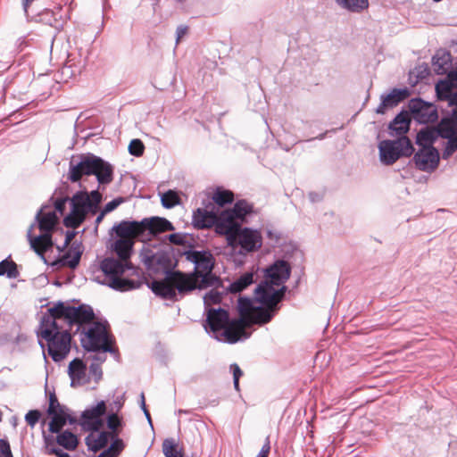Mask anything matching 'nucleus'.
<instances>
[{"label": "nucleus", "instance_id": "f257e3e1", "mask_svg": "<svg viewBox=\"0 0 457 457\" xmlns=\"http://www.w3.org/2000/svg\"><path fill=\"white\" fill-rule=\"evenodd\" d=\"M113 166L103 158L87 153L72 156L70 161L68 179L79 182L82 176H96L98 183L96 189L87 192L77 191L70 200L71 212L63 218V225L72 229L78 228L86 220L87 214H96L103 195L99 192L101 186L109 185L113 179Z\"/></svg>", "mask_w": 457, "mask_h": 457}, {"label": "nucleus", "instance_id": "f03ea898", "mask_svg": "<svg viewBox=\"0 0 457 457\" xmlns=\"http://www.w3.org/2000/svg\"><path fill=\"white\" fill-rule=\"evenodd\" d=\"M204 312V328L215 339L236 344L250 337L251 332L247 330L249 320L245 317L230 318L228 311L221 307L206 308Z\"/></svg>", "mask_w": 457, "mask_h": 457}, {"label": "nucleus", "instance_id": "7ed1b4c3", "mask_svg": "<svg viewBox=\"0 0 457 457\" xmlns=\"http://www.w3.org/2000/svg\"><path fill=\"white\" fill-rule=\"evenodd\" d=\"M100 270L104 276V279L103 281L98 280V282L115 291L127 292L139 288L143 285L140 278L133 279L124 277L127 270H131L132 275H137L138 269L132 262H124L112 256L104 257L100 262Z\"/></svg>", "mask_w": 457, "mask_h": 457}, {"label": "nucleus", "instance_id": "20e7f679", "mask_svg": "<svg viewBox=\"0 0 457 457\" xmlns=\"http://www.w3.org/2000/svg\"><path fill=\"white\" fill-rule=\"evenodd\" d=\"M37 335L47 342L48 354L54 362L62 361L70 353L71 333L70 330H61L53 317L42 316Z\"/></svg>", "mask_w": 457, "mask_h": 457}, {"label": "nucleus", "instance_id": "39448f33", "mask_svg": "<svg viewBox=\"0 0 457 457\" xmlns=\"http://www.w3.org/2000/svg\"><path fill=\"white\" fill-rule=\"evenodd\" d=\"M43 316H51L55 321L63 320L69 326L70 330L76 327L74 334L81 333L83 328L89 326L95 320V313L90 305L83 303L79 306H72L62 301L55 303Z\"/></svg>", "mask_w": 457, "mask_h": 457}, {"label": "nucleus", "instance_id": "423d86ee", "mask_svg": "<svg viewBox=\"0 0 457 457\" xmlns=\"http://www.w3.org/2000/svg\"><path fill=\"white\" fill-rule=\"evenodd\" d=\"M107 321H94L83 328L80 333L81 346L87 352H109L113 354L116 359L119 358L118 349L112 345L114 344V338L108 332Z\"/></svg>", "mask_w": 457, "mask_h": 457}, {"label": "nucleus", "instance_id": "0eeeda50", "mask_svg": "<svg viewBox=\"0 0 457 457\" xmlns=\"http://www.w3.org/2000/svg\"><path fill=\"white\" fill-rule=\"evenodd\" d=\"M139 257L146 270L156 274L162 273L165 278H170L177 268V262L171 261L172 253H167L164 245L156 247L151 244H145Z\"/></svg>", "mask_w": 457, "mask_h": 457}, {"label": "nucleus", "instance_id": "6e6552de", "mask_svg": "<svg viewBox=\"0 0 457 457\" xmlns=\"http://www.w3.org/2000/svg\"><path fill=\"white\" fill-rule=\"evenodd\" d=\"M232 255L246 256L258 251L262 245V237L259 230L242 226L229 237L227 242Z\"/></svg>", "mask_w": 457, "mask_h": 457}, {"label": "nucleus", "instance_id": "1a4fd4ad", "mask_svg": "<svg viewBox=\"0 0 457 457\" xmlns=\"http://www.w3.org/2000/svg\"><path fill=\"white\" fill-rule=\"evenodd\" d=\"M379 159L385 165H392L400 157H410L414 153V147L408 137H397L395 140L386 139L379 143Z\"/></svg>", "mask_w": 457, "mask_h": 457}, {"label": "nucleus", "instance_id": "9d476101", "mask_svg": "<svg viewBox=\"0 0 457 457\" xmlns=\"http://www.w3.org/2000/svg\"><path fill=\"white\" fill-rule=\"evenodd\" d=\"M408 107L411 119L413 118L420 124L427 125L436 121L438 119L436 106L420 97L411 98L409 101Z\"/></svg>", "mask_w": 457, "mask_h": 457}, {"label": "nucleus", "instance_id": "9b49d317", "mask_svg": "<svg viewBox=\"0 0 457 457\" xmlns=\"http://www.w3.org/2000/svg\"><path fill=\"white\" fill-rule=\"evenodd\" d=\"M107 413L105 401L101 400L81 413L80 426L86 431L98 432L104 426V417Z\"/></svg>", "mask_w": 457, "mask_h": 457}, {"label": "nucleus", "instance_id": "f8f14e48", "mask_svg": "<svg viewBox=\"0 0 457 457\" xmlns=\"http://www.w3.org/2000/svg\"><path fill=\"white\" fill-rule=\"evenodd\" d=\"M140 228L141 241L150 239L151 237H158L164 232L175 230V227L170 220L159 216L144 218L140 220Z\"/></svg>", "mask_w": 457, "mask_h": 457}, {"label": "nucleus", "instance_id": "ddd939ff", "mask_svg": "<svg viewBox=\"0 0 457 457\" xmlns=\"http://www.w3.org/2000/svg\"><path fill=\"white\" fill-rule=\"evenodd\" d=\"M412 161L419 170L433 171L439 164L440 154L435 146L420 148L414 154Z\"/></svg>", "mask_w": 457, "mask_h": 457}, {"label": "nucleus", "instance_id": "4468645a", "mask_svg": "<svg viewBox=\"0 0 457 457\" xmlns=\"http://www.w3.org/2000/svg\"><path fill=\"white\" fill-rule=\"evenodd\" d=\"M264 278L271 284L280 286L284 284L291 275V266L285 260H277L263 270Z\"/></svg>", "mask_w": 457, "mask_h": 457}, {"label": "nucleus", "instance_id": "2eb2a0df", "mask_svg": "<svg viewBox=\"0 0 457 457\" xmlns=\"http://www.w3.org/2000/svg\"><path fill=\"white\" fill-rule=\"evenodd\" d=\"M241 223L237 221L231 213L227 210L220 212V213L215 211V220L213 226L215 232L221 236H225L227 242L229 237L236 233L241 227Z\"/></svg>", "mask_w": 457, "mask_h": 457}, {"label": "nucleus", "instance_id": "dca6fc26", "mask_svg": "<svg viewBox=\"0 0 457 457\" xmlns=\"http://www.w3.org/2000/svg\"><path fill=\"white\" fill-rule=\"evenodd\" d=\"M87 363L84 357H76L70 361L67 372L71 378V386H84L90 382V377L87 374Z\"/></svg>", "mask_w": 457, "mask_h": 457}, {"label": "nucleus", "instance_id": "f3484780", "mask_svg": "<svg viewBox=\"0 0 457 457\" xmlns=\"http://www.w3.org/2000/svg\"><path fill=\"white\" fill-rule=\"evenodd\" d=\"M171 273L170 278H165L174 284L177 294L184 295L197 288V284L194 277L195 272L185 273L175 269Z\"/></svg>", "mask_w": 457, "mask_h": 457}, {"label": "nucleus", "instance_id": "a211bd4d", "mask_svg": "<svg viewBox=\"0 0 457 457\" xmlns=\"http://www.w3.org/2000/svg\"><path fill=\"white\" fill-rule=\"evenodd\" d=\"M35 224H31L27 232V237L29 242L30 247L43 259L44 253L48 251L54 245L52 234L53 231H40L37 236H33L32 231Z\"/></svg>", "mask_w": 457, "mask_h": 457}, {"label": "nucleus", "instance_id": "6ab92c4d", "mask_svg": "<svg viewBox=\"0 0 457 457\" xmlns=\"http://www.w3.org/2000/svg\"><path fill=\"white\" fill-rule=\"evenodd\" d=\"M410 96V90L407 87L394 88L387 95H381V102L376 109L378 114H384L387 108H393L398 105Z\"/></svg>", "mask_w": 457, "mask_h": 457}, {"label": "nucleus", "instance_id": "aec40b11", "mask_svg": "<svg viewBox=\"0 0 457 457\" xmlns=\"http://www.w3.org/2000/svg\"><path fill=\"white\" fill-rule=\"evenodd\" d=\"M110 235L115 236V238H129L130 237L141 240L140 221L137 220H121L115 224Z\"/></svg>", "mask_w": 457, "mask_h": 457}, {"label": "nucleus", "instance_id": "412c9836", "mask_svg": "<svg viewBox=\"0 0 457 457\" xmlns=\"http://www.w3.org/2000/svg\"><path fill=\"white\" fill-rule=\"evenodd\" d=\"M107 247L117 255V260L124 262H132L130 259L133 253L134 241L131 238L110 240Z\"/></svg>", "mask_w": 457, "mask_h": 457}, {"label": "nucleus", "instance_id": "4be33fe9", "mask_svg": "<svg viewBox=\"0 0 457 457\" xmlns=\"http://www.w3.org/2000/svg\"><path fill=\"white\" fill-rule=\"evenodd\" d=\"M274 286V284L266 279L262 281L254 289V301L258 302L261 305L280 306L277 304V292Z\"/></svg>", "mask_w": 457, "mask_h": 457}, {"label": "nucleus", "instance_id": "5701e85b", "mask_svg": "<svg viewBox=\"0 0 457 457\" xmlns=\"http://www.w3.org/2000/svg\"><path fill=\"white\" fill-rule=\"evenodd\" d=\"M187 262L195 265V270H201L204 271H212L214 268V257L208 250H195L192 249L187 256Z\"/></svg>", "mask_w": 457, "mask_h": 457}, {"label": "nucleus", "instance_id": "b1692460", "mask_svg": "<svg viewBox=\"0 0 457 457\" xmlns=\"http://www.w3.org/2000/svg\"><path fill=\"white\" fill-rule=\"evenodd\" d=\"M411 115L408 111L402 110L388 124V134L391 137H406L410 129Z\"/></svg>", "mask_w": 457, "mask_h": 457}, {"label": "nucleus", "instance_id": "393cba45", "mask_svg": "<svg viewBox=\"0 0 457 457\" xmlns=\"http://www.w3.org/2000/svg\"><path fill=\"white\" fill-rule=\"evenodd\" d=\"M211 209L197 208L193 212L192 224L195 228L203 229L212 228L215 220V206L210 203Z\"/></svg>", "mask_w": 457, "mask_h": 457}, {"label": "nucleus", "instance_id": "a878e982", "mask_svg": "<svg viewBox=\"0 0 457 457\" xmlns=\"http://www.w3.org/2000/svg\"><path fill=\"white\" fill-rule=\"evenodd\" d=\"M171 281L164 279L162 280H153L151 283H147V287L153 291L154 295L160 296L165 300L177 301V291L174 284L171 285Z\"/></svg>", "mask_w": 457, "mask_h": 457}, {"label": "nucleus", "instance_id": "bb28decb", "mask_svg": "<svg viewBox=\"0 0 457 457\" xmlns=\"http://www.w3.org/2000/svg\"><path fill=\"white\" fill-rule=\"evenodd\" d=\"M257 270L253 266L250 270L245 271L231 282L228 287V291L233 294H239L249 286L257 281Z\"/></svg>", "mask_w": 457, "mask_h": 457}, {"label": "nucleus", "instance_id": "cd10ccee", "mask_svg": "<svg viewBox=\"0 0 457 457\" xmlns=\"http://www.w3.org/2000/svg\"><path fill=\"white\" fill-rule=\"evenodd\" d=\"M46 208H48L47 204L42 205L37 211L33 224H37L40 231H54L59 220L58 216L55 212H44Z\"/></svg>", "mask_w": 457, "mask_h": 457}, {"label": "nucleus", "instance_id": "c85d7f7f", "mask_svg": "<svg viewBox=\"0 0 457 457\" xmlns=\"http://www.w3.org/2000/svg\"><path fill=\"white\" fill-rule=\"evenodd\" d=\"M435 129L439 137L444 139L457 130V115L453 114V109L441 118Z\"/></svg>", "mask_w": 457, "mask_h": 457}, {"label": "nucleus", "instance_id": "c756f323", "mask_svg": "<svg viewBox=\"0 0 457 457\" xmlns=\"http://www.w3.org/2000/svg\"><path fill=\"white\" fill-rule=\"evenodd\" d=\"M280 306L261 305L255 309L252 316L253 323L258 326H263L272 320Z\"/></svg>", "mask_w": 457, "mask_h": 457}, {"label": "nucleus", "instance_id": "7c9ffc66", "mask_svg": "<svg viewBox=\"0 0 457 457\" xmlns=\"http://www.w3.org/2000/svg\"><path fill=\"white\" fill-rule=\"evenodd\" d=\"M451 63L452 56L448 51L440 49L436 51L435 55L432 57V65L434 67V71L438 75L448 73Z\"/></svg>", "mask_w": 457, "mask_h": 457}, {"label": "nucleus", "instance_id": "2f4dec72", "mask_svg": "<svg viewBox=\"0 0 457 457\" xmlns=\"http://www.w3.org/2000/svg\"><path fill=\"white\" fill-rule=\"evenodd\" d=\"M56 434L54 438V444L56 443L59 446L62 447L67 451H74L79 445L78 436L69 429L61 430Z\"/></svg>", "mask_w": 457, "mask_h": 457}, {"label": "nucleus", "instance_id": "473e14b6", "mask_svg": "<svg viewBox=\"0 0 457 457\" xmlns=\"http://www.w3.org/2000/svg\"><path fill=\"white\" fill-rule=\"evenodd\" d=\"M438 137L435 127L426 126L417 133L415 142L420 148H431Z\"/></svg>", "mask_w": 457, "mask_h": 457}, {"label": "nucleus", "instance_id": "72a5a7b5", "mask_svg": "<svg viewBox=\"0 0 457 457\" xmlns=\"http://www.w3.org/2000/svg\"><path fill=\"white\" fill-rule=\"evenodd\" d=\"M82 253L81 245H78L64 253L59 262L62 266L75 270L79 264Z\"/></svg>", "mask_w": 457, "mask_h": 457}, {"label": "nucleus", "instance_id": "f704fd0d", "mask_svg": "<svg viewBox=\"0 0 457 457\" xmlns=\"http://www.w3.org/2000/svg\"><path fill=\"white\" fill-rule=\"evenodd\" d=\"M69 409L66 406H62L60 409L53 411V414H47L50 416L51 421L48 423V430L50 433H57L62 429L66 425V416Z\"/></svg>", "mask_w": 457, "mask_h": 457}, {"label": "nucleus", "instance_id": "c9c22d12", "mask_svg": "<svg viewBox=\"0 0 457 457\" xmlns=\"http://www.w3.org/2000/svg\"><path fill=\"white\" fill-rule=\"evenodd\" d=\"M163 242L169 241L170 245L177 246H187L192 247L195 246V242L193 237L187 233L176 232L170 235L165 236L162 238Z\"/></svg>", "mask_w": 457, "mask_h": 457}, {"label": "nucleus", "instance_id": "e433bc0d", "mask_svg": "<svg viewBox=\"0 0 457 457\" xmlns=\"http://www.w3.org/2000/svg\"><path fill=\"white\" fill-rule=\"evenodd\" d=\"M112 436V435L109 431L99 430L96 438L93 442H91V436H87L86 437V444L90 451L96 453L107 445Z\"/></svg>", "mask_w": 457, "mask_h": 457}, {"label": "nucleus", "instance_id": "4c0bfd02", "mask_svg": "<svg viewBox=\"0 0 457 457\" xmlns=\"http://www.w3.org/2000/svg\"><path fill=\"white\" fill-rule=\"evenodd\" d=\"M228 211L237 221L241 223L245 221L246 216L253 212V206L245 200H239L232 208L228 209Z\"/></svg>", "mask_w": 457, "mask_h": 457}, {"label": "nucleus", "instance_id": "58836bf2", "mask_svg": "<svg viewBox=\"0 0 457 457\" xmlns=\"http://www.w3.org/2000/svg\"><path fill=\"white\" fill-rule=\"evenodd\" d=\"M105 423L109 432L116 436H119L125 425L123 418L113 411L106 413Z\"/></svg>", "mask_w": 457, "mask_h": 457}, {"label": "nucleus", "instance_id": "ea45409f", "mask_svg": "<svg viewBox=\"0 0 457 457\" xmlns=\"http://www.w3.org/2000/svg\"><path fill=\"white\" fill-rule=\"evenodd\" d=\"M342 8L351 12L360 13L369 7V0H335Z\"/></svg>", "mask_w": 457, "mask_h": 457}, {"label": "nucleus", "instance_id": "a19ab883", "mask_svg": "<svg viewBox=\"0 0 457 457\" xmlns=\"http://www.w3.org/2000/svg\"><path fill=\"white\" fill-rule=\"evenodd\" d=\"M45 452L48 455H55L56 457H71V455L54 445V437L53 436H47L43 432Z\"/></svg>", "mask_w": 457, "mask_h": 457}, {"label": "nucleus", "instance_id": "79ce46f5", "mask_svg": "<svg viewBox=\"0 0 457 457\" xmlns=\"http://www.w3.org/2000/svg\"><path fill=\"white\" fill-rule=\"evenodd\" d=\"M234 200V195L231 191L218 187L212 195V201L220 207L231 204Z\"/></svg>", "mask_w": 457, "mask_h": 457}, {"label": "nucleus", "instance_id": "37998d69", "mask_svg": "<svg viewBox=\"0 0 457 457\" xmlns=\"http://www.w3.org/2000/svg\"><path fill=\"white\" fill-rule=\"evenodd\" d=\"M162 452L165 457H184L183 453L179 450V445L175 439L171 437L163 440Z\"/></svg>", "mask_w": 457, "mask_h": 457}, {"label": "nucleus", "instance_id": "c03bdc74", "mask_svg": "<svg viewBox=\"0 0 457 457\" xmlns=\"http://www.w3.org/2000/svg\"><path fill=\"white\" fill-rule=\"evenodd\" d=\"M0 276H6L8 278H16L19 276L17 264L8 258L0 262Z\"/></svg>", "mask_w": 457, "mask_h": 457}, {"label": "nucleus", "instance_id": "a18cd8bd", "mask_svg": "<svg viewBox=\"0 0 457 457\" xmlns=\"http://www.w3.org/2000/svg\"><path fill=\"white\" fill-rule=\"evenodd\" d=\"M164 246L166 248L167 253H172L171 261H173V262L176 261L177 262V266L179 265V260L181 257L184 256L186 258V260L187 261L188 254L190 253H192V249L195 247V246H192V247H187V246L175 247L173 245H167V244H165Z\"/></svg>", "mask_w": 457, "mask_h": 457}, {"label": "nucleus", "instance_id": "49530a36", "mask_svg": "<svg viewBox=\"0 0 457 457\" xmlns=\"http://www.w3.org/2000/svg\"><path fill=\"white\" fill-rule=\"evenodd\" d=\"M257 309V306L254 305V301L246 296H240L237 301V312L239 313V317H246V314L253 310Z\"/></svg>", "mask_w": 457, "mask_h": 457}, {"label": "nucleus", "instance_id": "de8ad7c7", "mask_svg": "<svg viewBox=\"0 0 457 457\" xmlns=\"http://www.w3.org/2000/svg\"><path fill=\"white\" fill-rule=\"evenodd\" d=\"M445 139L447 141L445 143L442 157L443 159L447 160L457 151V130Z\"/></svg>", "mask_w": 457, "mask_h": 457}, {"label": "nucleus", "instance_id": "09e8293b", "mask_svg": "<svg viewBox=\"0 0 457 457\" xmlns=\"http://www.w3.org/2000/svg\"><path fill=\"white\" fill-rule=\"evenodd\" d=\"M179 196L173 190H168L161 196L162 205L166 209L173 208L179 204Z\"/></svg>", "mask_w": 457, "mask_h": 457}, {"label": "nucleus", "instance_id": "8fccbe9b", "mask_svg": "<svg viewBox=\"0 0 457 457\" xmlns=\"http://www.w3.org/2000/svg\"><path fill=\"white\" fill-rule=\"evenodd\" d=\"M451 87H457V70L449 71L447 80L437 83L436 88L437 94H441L442 90H448Z\"/></svg>", "mask_w": 457, "mask_h": 457}, {"label": "nucleus", "instance_id": "3c124183", "mask_svg": "<svg viewBox=\"0 0 457 457\" xmlns=\"http://www.w3.org/2000/svg\"><path fill=\"white\" fill-rule=\"evenodd\" d=\"M222 300V293L217 291L216 289H212L207 292L204 296V311L206 308H212L211 304H218Z\"/></svg>", "mask_w": 457, "mask_h": 457}, {"label": "nucleus", "instance_id": "603ef678", "mask_svg": "<svg viewBox=\"0 0 457 457\" xmlns=\"http://www.w3.org/2000/svg\"><path fill=\"white\" fill-rule=\"evenodd\" d=\"M145 151V145L143 142L138 139L135 138L132 139L129 145V153L136 157H140L143 155Z\"/></svg>", "mask_w": 457, "mask_h": 457}, {"label": "nucleus", "instance_id": "864d4df0", "mask_svg": "<svg viewBox=\"0 0 457 457\" xmlns=\"http://www.w3.org/2000/svg\"><path fill=\"white\" fill-rule=\"evenodd\" d=\"M87 376L90 377V381L93 379L96 384H98L103 378L102 367L99 366L98 363L90 361Z\"/></svg>", "mask_w": 457, "mask_h": 457}, {"label": "nucleus", "instance_id": "5fc2aeb1", "mask_svg": "<svg viewBox=\"0 0 457 457\" xmlns=\"http://www.w3.org/2000/svg\"><path fill=\"white\" fill-rule=\"evenodd\" d=\"M94 354L86 355L84 354V359L87 361H92L94 363H98L99 366H102V364L106 361V353L103 352V350H99V352H93Z\"/></svg>", "mask_w": 457, "mask_h": 457}, {"label": "nucleus", "instance_id": "6e6d98bb", "mask_svg": "<svg viewBox=\"0 0 457 457\" xmlns=\"http://www.w3.org/2000/svg\"><path fill=\"white\" fill-rule=\"evenodd\" d=\"M220 283V279L217 276L212 273V271H206L201 275V284L204 287H212Z\"/></svg>", "mask_w": 457, "mask_h": 457}, {"label": "nucleus", "instance_id": "4d7b16f0", "mask_svg": "<svg viewBox=\"0 0 457 457\" xmlns=\"http://www.w3.org/2000/svg\"><path fill=\"white\" fill-rule=\"evenodd\" d=\"M111 445L109 446L110 449L113 452V453L116 456H119V454L122 452V450L125 448V444L122 439L119 437V436L112 435L111 438Z\"/></svg>", "mask_w": 457, "mask_h": 457}, {"label": "nucleus", "instance_id": "13d9d810", "mask_svg": "<svg viewBox=\"0 0 457 457\" xmlns=\"http://www.w3.org/2000/svg\"><path fill=\"white\" fill-rule=\"evenodd\" d=\"M40 17V21H44L50 26H54V22H56L58 21L57 14L49 9H45L42 12L38 14Z\"/></svg>", "mask_w": 457, "mask_h": 457}, {"label": "nucleus", "instance_id": "bf43d9fd", "mask_svg": "<svg viewBox=\"0 0 457 457\" xmlns=\"http://www.w3.org/2000/svg\"><path fill=\"white\" fill-rule=\"evenodd\" d=\"M438 96L440 98L447 100L449 106H454L453 109H457V91L451 92L450 87L448 90H442Z\"/></svg>", "mask_w": 457, "mask_h": 457}, {"label": "nucleus", "instance_id": "052dcab7", "mask_svg": "<svg viewBox=\"0 0 457 457\" xmlns=\"http://www.w3.org/2000/svg\"><path fill=\"white\" fill-rule=\"evenodd\" d=\"M41 411L39 410H30L25 415V420L29 426L34 428L41 418Z\"/></svg>", "mask_w": 457, "mask_h": 457}, {"label": "nucleus", "instance_id": "680f3d73", "mask_svg": "<svg viewBox=\"0 0 457 457\" xmlns=\"http://www.w3.org/2000/svg\"><path fill=\"white\" fill-rule=\"evenodd\" d=\"M70 200L71 198H69L68 196L57 198L54 203V212H59L61 215H62L66 210V204L70 202Z\"/></svg>", "mask_w": 457, "mask_h": 457}, {"label": "nucleus", "instance_id": "e2e57ef3", "mask_svg": "<svg viewBox=\"0 0 457 457\" xmlns=\"http://www.w3.org/2000/svg\"><path fill=\"white\" fill-rule=\"evenodd\" d=\"M123 202H124V198L121 196L114 198L112 201L105 204V205L104 206V208L102 210H103L104 213L107 214V213L114 211Z\"/></svg>", "mask_w": 457, "mask_h": 457}, {"label": "nucleus", "instance_id": "0e129e2a", "mask_svg": "<svg viewBox=\"0 0 457 457\" xmlns=\"http://www.w3.org/2000/svg\"><path fill=\"white\" fill-rule=\"evenodd\" d=\"M62 406L63 405L60 404L55 393L54 392L51 393L49 395V405H48V408L46 410V413L47 414H53V411H54L56 409H60Z\"/></svg>", "mask_w": 457, "mask_h": 457}, {"label": "nucleus", "instance_id": "69168bd1", "mask_svg": "<svg viewBox=\"0 0 457 457\" xmlns=\"http://www.w3.org/2000/svg\"><path fill=\"white\" fill-rule=\"evenodd\" d=\"M0 457H13L10 444L6 439H0Z\"/></svg>", "mask_w": 457, "mask_h": 457}, {"label": "nucleus", "instance_id": "338daca9", "mask_svg": "<svg viewBox=\"0 0 457 457\" xmlns=\"http://www.w3.org/2000/svg\"><path fill=\"white\" fill-rule=\"evenodd\" d=\"M124 395L125 394H123L120 396H117L116 399L113 400V402L112 403H110V407H111L110 411H112V408H113V411L116 412L117 414L119 413V411L124 405V402H125Z\"/></svg>", "mask_w": 457, "mask_h": 457}, {"label": "nucleus", "instance_id": "774afa93", "mask_svg": "<svg viewBox=\"0 0 457 457\" xmlns=\"http://www.w3.org/2000/svg\"><path fill=\"white\" fill-rule=\"evenodd\" d=\"M140 407H141L145 418L147 419L148 423L150 424L151 428H153V422H152L150 412L147 410L146 405H145L144 393H141V395H140Z\"/></svg>", "mask_w": 457, "mask_h": 457}]
</instances>
